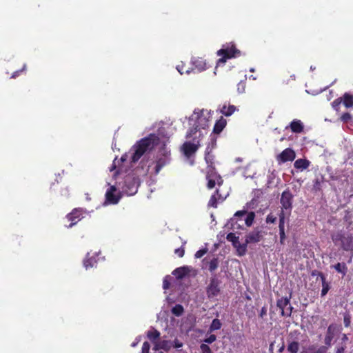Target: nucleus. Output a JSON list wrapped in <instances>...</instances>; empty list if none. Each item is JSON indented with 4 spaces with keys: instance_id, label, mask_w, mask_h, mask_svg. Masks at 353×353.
Here are the masks:
<instances>
[{
    "instance_id": "obj_1",
    "label": "nucleus",
    "mask_w": 353,
    "mask_h": 353,
    "mask_svg": "<svg viewBox=\"0 0 353 353\" xmlns=\"http://www.w3.org/2000/svg\"><path fill=\"white\" fill-rule=\"evenodd\" d=\"M159 141V137L154 134H150L148 137L137 141L133 145L134 152L131 157V161L137 162L147 151L153 150Z\"/></svg>"
},
{
    "instance_id": "obj_2",
    "label": "nucleus",
    "mask_w": 353,
    "mask_h": 353,
    "mask_svg": "<svg viewBox=\"0 0 353 353\" xmlns=\"http://www.w3.org/2000/svg\"><path fill=\"white\" fill-rule=\"evenodd\" d=\"M217 54L221 57L217 61L216 64L219 65L221 63H225L227 59L239 57L241 52L239 50L236 49L234 43H228L223 45L222 48L218 50Z\"/></svg>"
},
{
    "instance_id": "obj_3",
    "label": "nucleus",
    "mask_w": 353,
    "mask_h": 353,
    "mask_svg": "<svg viewBox=\"0 0 353 353\" xmlns=\"http://www.w3.org/2000/svg\"><path fill=\"white\" fill-rule=\"evenodd\" d=\"M332 240L336 245H340L345 251L353 250V236L352 234H345L342 232L333 233Z\"/></svg>"
},
{
    "instance_id": "obj_4",
    "label": "nucleus",
    "mask_w": 353,
    "mask_h": 353,
    "mask_svg": "<svg viewBox=\"0 0 353 353\" xmlns=\"http://www.w3.org/2000/svg\"><path fill=\"white\" fill-rule=\"evenodd\" d=\"M170 151L163 145L159 150L156 158V165L154 168V172L157 174L161 170L168 165L171 160Z\"/></svg>"
},
{
    "instance_id": "obj_5",
    "label": "nucleus",
    "mask_w": 353,
    "mask_h": 353,
    "mask_svg": "<svg viewBox=\"0 0 353 353\" xmlns=\"http://www.w3.org/2000/svg\"><path fill=\"white\" fill-rule=\"evenodd\" d=\"M221 283V281L216 274L210 278V283L206 288V294L209 299H212L220 294Z\"/></svg>"
},
{
    "instance_id": "obj_6",
    "label": "nucleus",
    "mask_w": 353,
    "mask_h": 353,
    "mask_svg": "<svg viewBox=\"0 0 353 353\" xmlns=\"http://www.w3.org/2000/svg\"><path fill=\"white\" fill-rule=\"evenodd\" d=\"M83 218V210L82 208H74L72 210L71 212L68 213L65 217V220L68 222H70L69 224H65V226L68 228L73 227L76 225L79 221H80Z\"/></svg>"
},
{
    "instance_id": "obj_7",
    "label": "nucleus",
    "mask_w": 353,
    "mask_h": 353,
    "mask_svg": "<svg viewBox=\"0 0 353 353\" xmlns=\"http://www.w3.org/2000/svg\"><path fill=\"white\" fill-rule=\"evenodd\" d=\"M290 297H281L277 301V307L281 310V315L284 316H290L292 312L293 307L290 303Z\"/></svg>"
},
{
    "instance_id": "obj_8",
    "label": "nucleus",
    "mask_w": 353,
    "mask_h": 353,
    "mask_svg": "<svg viewBox=\"0 0 353 353\" xmlns=\"http://www.w3.org/2000/svg\"><path fill=\"white\" fill-rule=\"evenodd\" d=\"M293 197V194L289 189L283 192L280 199V202L282 205V210H288L290 213L292 208Z\"/></svg>"
},
{
    "instance_id": "obj_9",
    "label": "nucleus",
    "mask_w": 353,
    "mask_h": 353,
    "mask_svg": "<svg viewBox=\"0 0 353 353\" xmlns=\"http://www.w3.org/2000/svg\"><path fill=\"white\" fill-rule=\"evenodd\" d=\"M296 157L294 151L288 148L283 150L276 157L278 163H283L288 161H292Z\"/></svg>"
},
{
    "instance_id": "obj_10",
    "label": "nucleus",
    "mask_w": 353,
    "mask_h": 353,
    "mask_svg": "<svg viewBox=\"0 0 353 353\" xmlns=\"http://www.w3.org/2000/svg\"><path fill=\"white\" fill-rule=\"evenodd\" d=\"M117 188L111 185L105 192V202L108 204H117L121 199L119 194H116Z\"/></svg>"
},
{
    "instance_id": "obj_11",
    "label": "nucleus",
    "mask_w": 353,
    "mask_h": 353,
    "mask_svg": "<svg viewBox=\"0 0 353 353\" xmlns=\"http://www.w3.org/2000/svg\"><path fill=\"white\" fill-rule=\"evenodd\" d=\"M247 211L245 210H239L234 214V216L230 219V221L232 230L243 227V224L239 223V221L243 223Z\"/></svg>"
},
{
    "instance_id": "obj_12",
    "label": "nucleus",
    "mask_w": 353,
    "mask_h": 353,
    "mask_svg": "<svg viewBox=\"0 0 353 353\" xmlns=\"http://www.w3.org/2000/svg\"><path fill=\"white\" fill-rule=\"evenodd\" d=\"M206 180L214 179L219 182V187L221 186L223 183V180L221 176L216 171L215 168L213 166L212 163L208 165L205 175Z\"/></svg>"
},
{
    "instance_id": "obj_13",
    "label": "nucleus",
    "mask_w": 353,
    "mask_h": 353,
    "mask_svg": "<svg viewBox=\"0 0 353 353\" xmlns=\"http://www.w3.org/2000/svg\"><path fill=\"white\" fill-rule=\"evenodd\" d=\"M198 148L199 146L197 145L190 141L185 142L181 147V150L187 158H190L197 151Z\"/></svg>"
},
{
    "instance_id": "obj_14",
    "label": "nucleus",
    "mask_w": 353,
    "mask_h": 353,
    "mask_svg": "<svg viewBox=\"0 0 353 353\" xmlns=\"http://www.w3.org/2000/svg\"><path fill=\"white\" fill-rule=\"evenodd\" d=\"M312 275H317L320 277L321 282H322V290H321V296H324L327 294L328 291L330 290V284L326 281V277L325 274L319 271H314L312 274Z\"/></svg>"
},
{
    "instance_id": "obj_15",
    "label": "nucleus",
    "mask_w": 353,
    "mask_h": 353,
    "mask_svg": "<svg viewBox=\"0 0 353 353\" xmlns=\"http://www.w3.org/2000/svg\"><path fill=\"white\" fill-rule=\"evenodd\" d=\"M125 186L123 188L128 194L132 195L136 193L137 187L135 182L130 178H126L124 181Z\"/></svg>"
},
{
    "instance_id": "obj_16",
    "label": "nucleus",
    "mask_w": 353,
    "mask_h": 353,
    "mask_svg": "<svg viewBox=\"0 0 353 353\" xmlns=\"http://www.w3.org/2000/svg\"><path fill=\"white\" fill-rule=\"evenodd\" d=\"M262 239L261 232L253 231L250 232L245 237L246 243H258Z\"/></svg>"
},
{
    "instance_id": "obj_17",
    "label": "nucleus",
    "mask_w": 353,
    "mask_h": 353,
    "mask_svg": "<svg viewBox=\"0 0 353 353\" xmlns=\"http://www.w3.org/2000/svg\"><path fill=\"white\" fill-rule=\"evenodd\" d=\"M225 199L221 196V194L219 193V190L216 189L214 193L211 196L208 205L209 207H212L214 208H217L218 201H223Z\"/></svg>"
},
{
    "instance_id": "obj_18",
    "label": "nucleus",
    "mask_w": 353,
    "mask_h": 353,
    "mask_svg": "<svg viewBox=\"0 0 353 353\" xmlns=\"http://www.w3.org/2000/svg\"><path fill=\"white\" fill-rule=\"evenodd\" d=\"M203 263L205 265L206 268H208L210 272H214L218 268L219 265V259L216 257H213L210 261H208L207 259H205L203 260Z\"/></svg>"
},
{
    "instance_id": "obj_19",
    "label": "nucleus",
    "mask_w": 353,
    "mask_h": 353,
    "mask_svg": "<svg viewBox=\"0 0 353 353\" xmlns=\"http://www.w3.org/2000/svg\"><path fill=\"white\" fill-rule=\"evenodd\" d=\"M97 265V259L95 256H90L88 253L83 260V266L86 270L92 268H96Z\"/></svg>"
},
{
    "instance_id": "obj_20",
    "label": "nucleus",
    "mask_w": 353,
    "mask_h": 353,
    "mask_svg": "<svg viewBox=\"0 0 353 353\" xmlns=\"http://www.w3.org/2000/svg\"><path fill=\"white\" fill-rule=\"evenodd\" d=\"M147 337L148 339L154 344V347H156V343H159V339L160 338L161 333L159 331L154 328H152L151 330L147 332Z\"/></svg>"
},
{
    "instance_id": "obj_21",
    "label": "nucleus",
    "mask_w": 353,
    "mask_h": 353,
    "mask_svg": "<svg viewBox=\"0 0 353 353\" xmlns=\"http://www.w3.org/2000/svg\"><path fill=\"white\" fill-rule=\"evenodd\" d=\"M227 124V121L223 117H221L219 120H217L214 125L212 132L214 134H220L223 130L225 128Z\"/></svg>"
},
{
    "instance_id": "obj_22",
    "label": "nucleus",
    "mask_w": 353,
    "mask_h": 353,
    "mask_svg": "<svg viewBox=\"0 0 353 353\" xmlns=\"http://www.w3.org/2000/svg\"><path fill=\"white\" fill-rule=\"evenodd\" d=\"M325 181V177L323 174L316 176L313 180L312 190L314 192H321L322 190V184Z\"/></svg>"
},
{
    "instance_id": "obj_23",
    "label": "nucleus",
    "mask_w": 353,
    "mask_h": 353,
    "mask_svg": "<svg viewBox=\"0 0 353 353\" xmlns=\"http://www.w3.org/2000/svg\"><path fill=\"white\" fill-rule=\"evenodd\" d=\"M291 131L294 133H301L303 131L304 126L303 123L298 119H294L290 124Z\"/></svg>"
},
{
    "instance_id": "obj_24",
    "label": "nucleus",
    "mask_w": 353,
    "mask_h": 353,
    "mask_svg": "<svg viewBox=\"0 0 353 353\" xmlns=\"http://www.w3.org/2000/svg\"><path fill=\"white\" fill-rule=\"evenodd\" d=\"M192 65L199 72L205 70L207 68L206 62L203 58H195L192 60Z\"/></svg>"
},
{
    "instance_id": "obj_25",
    "label": "nucleus",
    "mask_w": 353,
    "mask_h": 353,
    "mask_svg": "<svg viewBox=\"0 0 353 353\" xmlns=\"http://www.w3.org/2000/svg\"><path fill=\"white\" fill-rule=\"evenodd\" d=\"M190 272L188 267L183 266L176 268L173 272L172 274L176 276L178 279H181L185 277Z\"/></svg>"
},
{
    "instance_id": "obj_26",
    "label": "nucleus",
    "mask_w": 353,
    "mask_h": 353,
    "mask_svg": "<svg viewBox=\"0 0 353 353\" xmlns=\"http://www.w3.org/2000/svg\"><path fill=\"white\" fill-rule=\"evenodd\" d=\"M236 110V107L234 105L223 104L220 112L225 117L231 116Z\"/></svg>"
},
{
    "instance_id": "obj_27",
    "label": "nucleus",
    "mask_w": 353,
    "mask_h": 353,
    "mask_svg": "<svg viewBox=\"0 0 353 353\" xmlns=\"http://www.w3.org/2000/svg\"><path fill=\"white\" fill-rule=\"evenodd\" d=\"M334 326L333 325H330L327 327L326 335L324 339V343L327 346H331V343L334 336Z\"/></svg>"
},
{
    "instance_id": "obj_28",
    "label": "nucleus",
    "mask_w": 353,
    "mask_h": 353,
    "mask_svg": "<svg viewBox=\"0 0 353 353\" xmlns=\"http://www.w3.org/2000/svg\"><path fill=\"white\" fill-rule=\"evenodd\" d=\"M172 347V343L170 341L163 340L161 342H159V343H156V347H154V350H157L161 349L166 352H168Z\"/></svg>"
},
{
    "instance_id": "obj_29",
    "label": "nucleus",
    "mask_w": 353,
    "mask_h": 353,
    "mask_svg": "<svg viewBox=\"0 0 353 353\" xmlns=\"http://www.w3.org/2000/svg\"><path fill=\"white\" fill-rule=\"evenodd\" d=\"M342 98L343 104L345 105V108H350L353 107V95L345 92Z\"/></svg>"
},
{
    "instance_id": "obj_30",
    "label": "nucleus",
    "mask_w": 353,
    "mask_h": 353,
    "mask_svg": "<svg viewBox=\"0 0 353 353\" xmlns=\"http://www.w3.org/2000/svg\"><path fill=\"white\" fill-rule=\"evenodd\" d=\"M310 161L305 159H299L295 161L294 166L296 169L305 170L310 166Z\"/></svg>"
},
{
    "instance_id": "obj_31",
    "label": "nucleus",
    "mask_w": 353,
    "mask_h": 353,
    "mask_svg": "<svg viewBox=\"0 0 353 353\" xmlns=\"http://www.w3.org/2000/svg\"><path fill=\"white\" fill-rule=\"evenodd\" d=\"M333 268L337 272L342 274L343 276L346 274L347 271V268L345 263H337Z\"/></svg>"
},
{
    "instance_id": "obj_32",
    "label": "nucleus",
    "mask_w": 353,
    "mask_h": 353,
    "mask_svg": "<svg viewBox=\"0 0 353 353\" xmlns=\"http://www.w3.org/2000/svg\"><path fill=\"white\" fill-rule=\"evenodd\" d=\"M248 244V243H246V241L245 242V243H242V244L240 243V242L239 241L236 244V245L234 246L236 249L239 255L243 256L245 254L246 250H247V245Z\"/></svg>"
},
{
    "instance_id": "obj_33",
    "label": "nucleus",
    "mask_w": 353,
    "mask_h": 353,
    "mask_svg": "<svg viewBox=\"0 0 353 353\" xmlns=\"http://www.w3.org/2000/svg\"><path fill=\"white\" fill-rule=\"evenodd\" d=\"M288 351L290 353H297L299 350V343L298 341L289 342L288 345Z\"/></svg>"
},
{
    "instance_id": "obj_34",
    "label": "nucleus",
    "mask_w": 353,
    "mask_h": 353,
    "mask_svg": "<svg viewBox=\"0 0 353 353\" xmlns=\"http://www.w3.org/2000/svg\"><path fill=\"white\" fill-rule=\"evenodd\" d=\"M222 326V323L221 321L218 319H214L212 320L211 325H210L209 332H212L215 330H218L221 329Z\"/></svg>"
},
{
    "instance_id": "obj_35",
    "label": "nucleus",
    "mask_w": 353,
    "mask_h": 353,
    "mask_svg": "<svg viewBox=\"0 0 353 353\" xmlns=\"http://www.w3.org/2000/svg\"><path fill=\"white\" fill-rule=\"evenodd\" d=\"M184 312L183 307L180 304H176L172 309V312L176 316H180L183 314Z\"/></svg>"
},
{
    "instance_id": "obj_36",
    "label": "nucleus",
    "mask_w": 353,
    "mask_h": 353,
    "mask_svg": "<svg viewBox=\"0 0 353 353\" xmlns=\"http://www.w3.org/2000/svg\"><path fill=\"white\" fill-rule=\"evenodd\" d=\"M254 216H255V214L252 212H249L248 214H246L245 218L243 220L245 224L247 226L252 225V224L253 223V221H254Z\"/></svg>"
},
{
    "instance_id": "obj_37",
    "label": "nucleus",
    "mask_w": 353,
    "mask_h": 353,
    "mask_svg": "<svg viewBox=\"0 0 353 353\" xmlns=\"http://www.w3.org/2000/svg\"><path fill=\"white\" fill-rule=\"evenodd\" d=\"M226 239L232 243V245L234 246L239 242V236H236V234L233 232H230L227 234Z\"/></svg>"
},
{
    "instance_id": "obj_38",
    "label": "nucleus",
    "mask_w": 353,
    "mask_h": 353,
    "mask_svg": "<svg viewBox=\"0 0 353 353\" xmlns=\"http://www.w3.org/2000/svg\"><path fill=\"white\" fill-rule=\"evenodd\" d=\"M279 230L285 229V214L284 210H281L279 214Z\"/></svg>"
},
{
    "instance_id": "obj_39",
    "label": "nucleus",
    "mask_w": 353,
    "mask_h": 353,
    "mask_svg": "<svg viewBox=\"0 0 353 353\" xmlns=\"http://www.w3.org/2000/svg\"><path fill=\"white\" fill-rule=\"evenodd\" d=\"M341 103H343L342 98L339 97L332 103V106L336 111H339Z\"/></svg>"
},
{
    "instance_id": "obj_40",
    "label": "nucleus",
    "mask_w": 353,
    "mask_h": 353,
    "mask_svg": "<svg viewBox=\"0 0 353 353\" xmlns=\"http://www.w3.org/2000/svg\"><path fill=\"white\" fill-rule=\"evenodd\" d=\"M200 350L201 351V353H213L211 348L207 344L205 343H202L200 345Z\"/></svg>"
},
{
    "instance_id": "obj_41",
    "label": "nucleus",
    "mask_w": 353,
    "mask_h": 353,
    "mask_svg": "<svg viewBox=\"0 0 353 353\" xmlns=\"http://www.w3.org/2000/svg\"><path fill=\"white\" fill-rule=\"evenodd\" d=\"M207 181H208L207 188L210 190L213 189L216 185H217L219 186V181H216V180L210 179V180H207Z\"/></svg>"
},
{
    "instance_id": "obj_42",
    "label": "nucleus",
    "mask_w": 353,
    "mask_h": 353,
    "mask_svg": "<svg viewBox=\"0 0 353 353\" xmlns=\"http://www.w3.org/2000/svg\"><path fill=\"white\" fill-rule=\"evenodd\" d=\"M351 118V114L349 112H345L341 116L340 119L341 121L346 123L349 121Z\"/></svg>"
},
{
    "instance_id": "obj_43",
    "label": "nucleus",
    "mask_w": 353,
    "mask_h": 353,
    "mask_svg": "<svg viewBox=\"0 0 353 353\" xmlns=\"http://www.w3.org/2000/svg\"><path fill=\"white\" fill-rule=\"evenodd\" d=\"M208 252V249L205 248V249H201L199 250H198L195 254H194V256L195 258L196 259H200L201 258L204 254H205Z\"/></svg>"
},
{
    "instance_id": "obj_44",
    "label": "nucleus",
    "mask_w": 353,
    "mask_h": 353,
    "mask_svg": "<svg viewBox=\"0 0 353 353\" xmlns=\"http://www.w3.org/2000/svg\"><path fill=\"white\" fill-rule=\"evenodd\" d=\"M216 340V336L214 334H210L208 338H205L203 341L205 343L211 344Z\"/></svg>"
},
{
    "instance_id": "obj_45",
    "label": "nucleus",
    "mask_w": 353,
    "mask_h": 353,
    "mask_svg": "<svg viewBox=\"0 0 353 353\" xmlns=\"http://www.w3.org/2000/svg\"><path fill=\"white\" fill-rule=\"evenodd\" d=\"M280 243L284 245L286 239L285 229L279 230Z\"/></svg>"
},
{
    "instance_id": "obj_46",
    "label": "nucleus",
    "mask_w": 353,
    "mask_h": 353,
    "mask_svg": "<svg viewBox=\"0 0 353 353\" xmlns=\"http://www.w3.org/2000/svg\"><path fill=\"white\" fill-rule=\"evenodd\" d=\"M330 346H327V345H322L321 347H319L316 350V352H312V353H326L328 348L330 347Z\"/></svg>"
},
{
    "instance_id": "obj_47",
    "label": "nucleus",
    "mask_w": 353,
    "mask_h": 353,
    "mask_svg": "<svg viewBox=\"0 0 353 353\" xmlns=\"http://www.w3.org/2000/svg\"><path fill=\"white\" fill-rule=\"evenodd\" d=\"M183 68H184V65H183V63H181V65H178L176 66V70L179 71V72L181 74H183L184 73L189 74L190 73V70L188 69L184 70Z\"/></svg>"
},
{
    "instance_id": "obj_48",
    "label": "nucleus",
    "mask_w": 353,
    "mask_h": 353,
    "mask_svg": "<svg viewBox=\"0 0 353 353\" xmlns=\"http://www.w3.org/2000/svg\"><path fill=\"white\" fill-rule=\"evenodd\" d=\"M174 253L179 256V257H183L185 254V249L183 246L181 248H176L174 250Z\"/></svg>"
},
{
    "instance_id": "obj_49",
    "label": "nucleus",
    "mask_w": 353,
    "mask_h": 353,
    "mask_svg": "<svg viewBox=\"0 0 353 353\" xmlns=\"http://www.w3.org/2000/svg\"><path fill=\"white\" fill-rule=\"evenodd\" d=\"M150 345L148 341H145L143 344L141 353H149Z\"/></svg>"
},
{
    "instance_id": "obj_50",
    "label": "nucleus",
    "mask_w": 353,
    "mask_h": 353,
    "mask_svg": "<svg viewBox=\"0 0 353 353\" xmlns=\"http://www.w3.org/2000/svg\"><path fill=\"white\" fill-rule=\"evenodd\" d=\"M183 343L181 342L177 339H176L172 343V347H174V348H180L183 346Z\"/></svg>"
},
{
    "instance_id": "obj_51",
    "label": "nucleus",
    "mask_w": 353,
    "mask_h": 353,
    "mask_svg": "<svg viewBox=\"0 0 353 353\" xmlns=\"http://www.w3.org/2000/svg\"><path fill=\"white\" fill-rule=\"evenodd\" d=\"M276 218L271 214L268 215V216L266 218V222L268 223H274L276 221Z\"/></svg>"
},
{
    "instance_id": "obj_52",
    "label": "nucleus",
    "mask_w": 353,
    "mask_h": 353,
    "mask_svg": "<svg viewBox=\"0 0 353 353\" xmlns=\"http://www.w3.org/2000/svg\"><path fill=\"white\" fill-rule=\"evenodd\" d=\"M169 287H170L169 281H168L166 279H164L163 282V289L167 290V289L169 288Z\"/></svg>"
},
{
    "instance_id": "obj_53",
    "label": "nucleus",
    "mask_w": 353,
    "mask_h": 353,
    "mask_svg": "<svg viewBox=\"0 0 353 353\" xmlns=\"http://www.w3.org/2000/svg\"><path fill=\"white\" fill-rule=\"evenodd\" d=\"M316 346L314 345H310L307 348L308 353H312V352H316Z\"/></svg>"
},
{
    "instance_id": "obj_54",
    "label": "nucleus",
    "mask_w": 353,
    "mask_h": 353,
    "mask_svg": "<svg viewBox=\"0 0 353 353\" xmlns=\"http://www.w3.org/2000/svg\"><path fill=\"white\" fill-rule=\"evenodd\" d=\"M344 324L345 327H348L350 324V319L347 316L344 317Z\"/></svg>"
},
{
    "instance_id": "obj_55",
    "label": "nucleus",
    "mask_w": 353,
    "mask_h": 353,
    "mask_svg": "<svg viewBox=\"0 0 353 353\" xmlns=\"http://www.w3.org/2000/svg\"><path fill=\"white\" fill-rule=\"evenodd\" d=\"M216 143V138L214 137H211L210 143L212 145V148H214Z\"/></svg>"
},
{
    "instance_id": "obj_56",
    "label": "nucleus",
    "mask_w": 353,
    "mask_h": 353,
    "mask_svg": "<svg viewBox=\"0 0 353 353\" xmlns=\"http://www.w3.org/2000/svg\"><path fill=\"white\" fill-rule=\"evenodd\" d=\"M330 178L332 181H338L340 179L339 176L334 174H330Z\"/></svg>"
},
{
    "instance_id": "obj_57",
    "label": "nucleus",
    "mask_w": 353,
    "mask_h": 353,
    "mask_svg": "<svg viewBox=\"0 0 353 353\" xmlns=\"http://www.w3.org/2000/svg\"><path fill=\"white\" fill-rule=\"evenodd\" d=\"M345 352V347H340L337 348L336 353H344Z\"/></svg>"
},
{
    "instance_id": "obj_58",
    "label": "nucleus",
    "mask_w": 353,
    "mask_h": 353,
    "mask_svg": "<svg viewBox=\"0 0 353 353\" xmlns=\"http://www.w3.org/2000/svg\"><path fill=\"white\" fill-rule=\"evenodd\" d=\"M269 353H274L273 352V343H272L269 347Z\"/></svg>"
},
{
    "instance_id": "obj_59",
    "label": "nucleus",
    "mask_w": 353,
    "mask_h": 353,
    "mask_svg": "<svg viewBox=\"0 0 353 353\" xmlns=\"http://www.w3.org/2000/svg\"><path fill=\"white\" fill-rule=\"evenodd\" d=\"M284 349H285V345H284V344H283L282 346L279 349V353L283 352Z\"/></svg>"
},
{
    "instance_id": "obj_60",
    "label": "nucleus",
    "mask_w": 353,
    "mask_h": 353,
    "mask_svg": "<svg viewBox=\"0 0 353 353\" xmlns=\"http://www.w3.org/2000/svg\"><path fill=\"white\" fill-rule=\"evenodd\" d=\"M203 120L205 121V123L201 126L202 128H205V127L208 125L207 123L208 121L205 118L203 119Z\"/></svg>"
},
{
    "instance_id": "obj_61",
    "label": "nucleus",
    "mask_w": 353,
    "mask_h": 353,
    "mask_svg": "<svg viewBox=\"0 0 353 353\" xmlns=\"http://www.w3.org/2000/svg\"><path fill=\"white\" fill-rule=\"evenodd\" d=\"M19 71H17V72H16L15 73H14V74L12 75V77L14 78V77L18 74V73H19Z\"/></svg>"
},
{
    "instance_id": "obj_62",
    "label": "nucleus",
    "mask_w": 353,
    "mask_h": 353,
    "mask_svg": "<svg viewBox=\"0 0 353 353\" xmlns=\"http://www.w3.org/2000/svg\"><path fill=\"white\" fill-rule=\"evenodd\" d=\"M343 339H347V336H346V335H345V334H344V336H343Z\"/></svg>"
},
{
    "instance_id": "obj_63",
    "label": "nucleus",
    "mask_w": 353,
    "mask_h": 353,
    "mask_svg": "<svg viewBox=\"0 0 353 353\" xmlns=\"http://www.w3.org/2000/svg\"><path fill=\"white\" fill-rule=\"evenodd\" d=\"M135 345H136V343H134L132 344V346H134V347Z\"/></svg>"
},
{
    "instance_id": "obj_64",
    "label": "nucleus",
    "mask_w": 353,
    "mask_h": 353,
    "mask_svg": "<svg viewBox=\"0 0 353 353\" xmlns=\"http://www.w3.org/2000/svg\"><path fill=\"white\" fill-rule=\"evenodd\" d=\"M205 159L206 160V161L208 163V159H207V157H205Z\"/></svg>"
}]
</instances>
